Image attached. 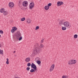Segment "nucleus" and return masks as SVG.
Segmentation results:
<instances>
[{
    "mask_svg": "<svg viewBox=\"0 0 78 78\" xmlns=\"http://www.w3.org/2000/svg\"><path fill=\"white\" fill-rule=\"evenodd\" d=\"M40 51H41V49L39 48V44H36L33 53L35 55H37V53H39L40 52Z\"/></svg>",
    "mask_w": 78,
    "mask_h": 78,
    "instance_id": "obj_1",
    "label": "nucleus"
},
{
    "mask_svg": "<svg viewBox=\"0 0 78 78\" xmlns=\"http://www.w3.org/2000/svg\"><path fill=\"white\" fill-rule=\"evenodd\" d=\"M17 33V34H15L13 36L14 39H19L20 37L21 36V33H20V32L18 31Z\"/></svg>",
    "mask_w": 78,
    "mask_h": 78,
    "instance_id": "obj_2",
    "label": "nucleus"
},
{
    "mask_svg": "<svg viewBox=\"0 0 78 78\" xmlns=\"http://www.w3.org/2000/svg\"><path fill=\"white\" fill-rule=\"evenodd\" d=\"M31 68H33L34 70V72H35V71L37 70V67L36 65L34 64L33 63H32L31 65Z\"/></svg>",
    "mask_w": 78,
    "mask_h": 78,
    "instance_id": "obj_3",
    "label": "nucleus"
},
{
    "mask_svg": "<svg viewBox=\"0 0 78 78\" xmlns=\"http://www.w3.org/2000/svg\"><path fill=\"white\" fill-rule=\"evenodd\" d=\"M63 25L64 27L67 28L69 27V26H70V23H69L68 21H66L64 22Z\"/></svg>",
    "mask_w": 78,
    "mask_h": 78,
    "instance_id": "obj_4",
    "label": "nucleus"
},
{
    "mask_svg": "<svg viewBox=\"0 0 78 78\" xmlns=\"http://www.w3.org/2000/svg\"><path fill=\"white\" fill-rule=\"evenodd\" d=\"M34 7V3L33 2H31L30 3L29 9H32Z\"/></svg>",
    "mask_w": 78,
    "mask_h": 78,
    "instance_id": "obj_5",
    "label": "nucleus"
},
{
    "mask_svg": "<svg viewBox=\"0 0 78 78\" xmlns=\"http://www.w3.org/2000/svg\"><path fill=\"white\" fill-rule=\"evenodd\" d=\"M22 5L24 7H26L28 6V2L27 1H24L23 2Z\"/></svg>",
    "mask_w": 78,
    "mask_h": 78,
    "instance_id": "obj_6",
    "label": "nucleus"
},
{
    "mask_svg": "<svg viewBox=\"0 0 78 78\" xmlns=\"http://www.w3.org/2000/svg\"><path fill=\"white\" fill-rule=\"evenodd\" d=\"M9 6L10 8H12L14 6V4L12 2H10L9 4Z\"/></svg>",
    "mask_w": 78,
    "mask_h": 78,
    "instance_id": "obj_7",
    "label": "nucleus"
},
{
    "mask_svg": "<svg viewBox=\"0 0 78 78\" xmlns=\"http://www.w3.org/2000/svg\"><path fill=\"white\" fill-rule=\"evenodd\" d=\"M55 68V64H53L52 66H51V68L50 69V72H52L53 70Z\"/></svg>",
    "mask_w": 78,
    "mask_h": 78,
    "instance_id": "obj_8",
    "label": "nucleus"
},
{
    "mask_svg": "<svg viewBox=\"0 0 78 78\" xmlns=\"http://www.w3.org/2000/svg\"><path fill=\"white\" fill-rule=\"evenodd\" d=\"M39 58H35V60H36V61L37 60V64H41V61H39Z\"/></svg>",
    "mask_w": 78,
    "mask_h": 78,
    "instance_id": "obj_9",
    "label": "nucleus"
},
{
    "mask_svg": "<svg viewBox=\"0 0 78 78\" xmlns=\"http://www.w3.org/2000/svg\"><path fill=\"white\" fill-rule=\"evenodd\" d=\"M64 20H61L59 22V24L60 25H64Z\"/></svg>",
    "mask_w": 78,
    "mask_h": 78,
    "instance_id": "obj_10",
    "label": "nucleus"
},
{
    "mask_svg": "<svg viewBox=\"0 0 78 78\" xmlns=\"http://www.w3.org/2000/svg\"><path fill=\"white\" fill-rule=\"evenodd\" d=\"M25 61H26V62H30V58L29 57L26 58L25 60Z\"/></svg>",
    "mask_w": 78,
    "mask_h": 78,
    "instance_id": "obj_11",
    "label": "nucleus"
},
{
    "mask_svg": "<svg viewBox=\"0 0 78 78\" xmlns=\"http://www.w3.org/2000/svg\"><path fill=\"white\" fill-rule=\"evenodd\" d=\"M64 4V2L62 1L59 2V6H61V5H63Z\"/></svg>",
    "mask_w": 78,
    "mask_h": 78,
    "instance_id": "obj_12",
    "label": "nucleus"
},
{
    "mask_svg": "<svg viewBox=\"0 0 78 78\" xmlns=\"http://www.w3.org/2000/svg\"><path fill=\"white\" fill-rule=\"evenodd\" d=\"M73 64V60L69 61L68 62V64H69V65H71Z\"/></svg>",
    "mask_w": 78,
    "mask_h": 78,
    "instance_id": "obj_13",
    "label": "nucleus"
},
{
    "mask_svg": "<svg viewBox=\"0 0 78 78\" xmlns=\"http://www.w3.org/2000/svg\"><path fill=\"white\" fill-rule=\"evenodd\" d=\"M5 11V9L3 8H2L0 10V12H1V13H3L4 12V11Z\"/></svg>",
    "mask_w": 78,
    "mask_h": 78,
    "instance_id": "obj_14",
    "label": "nucleus"
},
{
    "mask_svg": "<svg viewBox=\"0 0 78 78\" xmlns=\"http://www.w3.org/2000/svg\"><path fill=\"white\" fill-rule=\"evenodd\" d=\"M3 14H4V16H7L8 14L7 12L6 11H5L4 12H3Z\"/></svg>",
    "mask_w": 78,
    "mask_h": 78,
    "instance_id": "obj_15",
    "label": "nucleus"
},
{
    "mask_svg": "<svg viewBox=\"0 0 78 78\" xmlns=\"http://www.w3.org/2000/svg\"><path fill=\"white\" fill-rule=\"evenodd\" d=\"M44 9L45 10H48V9H49V7L47 5L45 6L44 7Z\"/></svg>",
    "mask_w": 78,
    "mask_h": 78,
    "instance_id": "obj_16",
    "label": "nucleus"
},
{
    "mask_svg": "<svg viewBox=\"0 0 78 78\" xmlns=\"http://www.w3.org/2000/svg\"><path fill=\"white\" fill-rule=\"evenodd\" d=\"M62 29L63 31H64V30H66V27H62Z\"/></svg>",
    "mask_w": 78,
    "mask_h": 78,
    "instance_id": "obj_17",
    "label": "nucleus"
},
{
    "mask_svg": "<svg viewBox=\"0 0 78 78\" xmlns=\"http://www.w3.org/2000/svg\"><path fill=\"white\" fill-rule=\"evenodd\" d=\"M25 20V17L22 18L21 19V21H24Z\"/></svg>",
    "mask_w": 78,
    "mask_h": 78,
    "instance_id": "obj_18",
    "label": "nucleus"
},
{
    "mask_svg": "<svg viewBox=\"0 0 78 78\" xmlns=\"http://www.w3.org/2000/svg\"><path fill=\"white\" fill-rule=\"evenodd\" d=\"M30 72H31V73H33V72H34V70L33 69H32L30 70Z\"/></svg>",
    "mask_w": 78,
    "mask_h": 78,
    "instance_id": "obj_19",
    "label": "nucleus"
},
{
    "mask_svg": "<svg viewBox=\"0 0 78 78\" xmlns=\"http://www.w3.org/2000/svg\"><path fill=\"white\" fill-rule=\"evenodd\" d=\"M27 23H31V20H28V21H27Z\"/></svg>",
    "mask_w": 78,
    "mask_h": 78,
    "instance_id": "obj_20",
    "label": "nucleus"
},
{
    "mask_svg": "<svg viewBox=\"0 0 78 78\" xmlns=\"http://www.w3.org/2000/svg\"><path fill=\"white\" fill-rule=\"evenodd\" d=\"M74 37L75 38H77L78 37V35L77 34H75L74 36Z\"/></svg>",
    "mask_w": 78,
    "mask_h": 78,
    "instance_id": "obj_21",
    "label": "nucleus"
},
{
    "mask_svg": "<svg viewBox=\"0 0 78 78\" xmlns=\"http://www.w3.org/2000/svg\"><path fill=\"white\" fill-rule=\"evenodd\" d=\"M62 78H68V76H62Z\"/></svg>",
    "mask_w": 78,
    "mask_h": 78,
    "instance_id": "obj_22",
    "label": "nucleus"
},
{
    "mask_svg": "<svg viewBox=\"0 0 78 78\" xmlns=\"http://www.w3.org/2000/svg\"><path fill=\"white\" fill-rule=\"evenodd\" d=\"M3 50H1L0 49V54H1V55H3Z\"/></svg>",
    "mask_w": 78,
    "mask_h": 78,
    "instance_id": "obj_23",
    "label": "nucleus"
},
{
    "mask_svg": "<svg viewBox=\"0 0 78 78\" xmlns=\"http://www.w3.org/2000/svg\"><path fill=\"white\" fill-rule=\"evenodd\" d=\"M27 66L28 67H30V66H31V63H30V62L28 63L27 64Z\"/></svg>",
    "mask_w": 78,
    "mask_h": 78,
    "instance_id": "obj_24",
    "label": "nucleus"
},
{
    "mask_svg": "<svg viewBox=\"0 0 78 78\" xmlns=\"http://www.w3.org/2000/svg\"><path fill=\"white\" fill-rule=\"evenodd\" d=\"M39 26H37L36 27V28L35 29V30H38V29H39Z\"/></svg>",
    "mask_w": 78,
    "mask_h": 78,
    "instance_id": "obj_25",
    "label": "nucleus"
},
{
    "mask_svg": "<svg viewBox=\"0 0 78 78\" xmlns=\"http://www.w3.org/2000/svg\"><path fill=\"white\" fill-rule=\"evenodd\" d=\"M12 29H13L15 31L17 30V28L16 27H13Z\"/></svg>",
    "mask_w": 78,
    "mask_h": 78,
    "instance_id": "obj_26",
    "label": "nucleus"
},
{
    "mask_svg": "<svg viewBox=\"0 0 78 78\" xmlns=\"http://www.w3.org/2000/svg\"><path fill=\"white\" fill-rule=\"evenodd\" d=\"M39 47L40 48H43L44 47V45H43V44H41Z\"/></svg>",
    "mask_w": 78,
    "mask_h": 78,
    "instance_id": "obj_27",
    "label": "nucleus"
},
{
    "mask_svg": "<svg viewBox=\"0 0 78 78\" xmlns=\"http://www.w3.org/2000/svg\"><path fill=\"white\" fill-rule=\"evenodd\" d=\"M48 7H50L51 6V3H49L48 4Z\"/></svg>",
    "mask_w": 78,
    "mask_h": 78,
    "instance_id": "obj_28",
    "label": "nucleus"
},
{
    "mask_svg": "<svg viewBox=\"0 0 78 78\" xmlns=\"http://www.w3.org/2000/svg\"><path fill=\"white\" fill-rule=\"evenodd\" d=\"M21 39H22V37L21 36L20 37H19V38H18V40L19 41H21Z\"/></svg>",
    "mask_w": 78,
    "mask_h": 78,
    "instance_id": "obj_29",
    "label": "nucleus"
},
{
    "mask_svg": "<svg viewBox=\"0 0 78 78\" xmlns=\"http://www.w3.org/2000/svg\"><path fill=\"white\" fill-rule=\"evenodd\" d=\"M73 64H75L76 62V61L74 60H73Z\"/></svg>",
    "mask_w": 78,
    "mask_h": 78,
    "instance_id": "obj_30",
    "label": "nucleus"
},
{
    "mask_svg": "<svg viewBox=\"0 0 78 78\" xmlns=\"http://www.w3.org/2000/svg\"><path fill=\"white\" fill-rule=\"evenodd\" d=\"M3 30H0V34H3Z\"/></svg>",
    "mask_w": 78,
    "mask_h": 78,
    "instance_id": "obj_31",
    "label": "nucleus"
},
{
    "mask_svg": "<svg viewBox=\"0 0 78 78\" xmlns=\"http://www.w3.org/2000/svg\"><path fill=\"white\" fill-rule=\"evenodd\" d=\"M30 69V68L29 67H27L26 69V70H27V71H28V70H29Z\"/></svg>",
    "mask_w": 78,
    "mask_h": 78,
    "instance_id": "obj_32",
    "label": "nucleus"
},
{
    "mask_svg": "<svg viewBox=\"0 0 78 78\" xmlns=\"http://www.w3.org/2000/svg\"><path fill=\"white\" fill-rule=\"evenodd\" d=\"M14 31H15V30H14L13 29H12L11 30V32L12 33H14Z\"/></svg>",
    "mask_w": 78,
    "mask_h": 78,
    "instance_id": "obj_33",
    "label": "nucleus"
},
{
    "mask_svg": "<svg viewBox=\"0 0 78 78\" xmlns=\"http://www.w3.org/2000/svg\"><path fill=\"white\" fill-rule=\"evenodd\" d=\"M6 64H9V61H6Z\"/></svg>",
    "mask_w": 78,
    "mask_h": 78,
    "instance_id": "obj_34",
    "label": "nucleus"
},
{
    "mask_svg": "<svg viewBox=\"0 0 78 78\" xmlns=\"http://www.w3.org/2000/svg\"><path fill=\"white\" fill-rule=\"evenodd\" d=\"M22 1H21V0H20L19 2V3H20V4H21V3H22Z\"/></svg>",
    "mask_w": 78,
    "mask_h": 78,
    "instance_id": "obj_35",
    "label": "nucleus"
},
{
    "mask_svg": "<svg viewBox=\"0 0 78 78\" xmlns=\"http://www.w3.org/2000/svg\"><path fill=\"white\" fill-rule=\"evenodd\" d=\"M57 6H59V2H57Z\"/></svg>",
    "mask_w": 78,
    "mask_h": 78,
    "instance_id": "obj_36",
    "label": "nucleus"
},
{
    "mask_svg": "<svg viewBox=\"0 0 78 78\" xmlns=\"http://www.w3.org/2000/svg\"><path fill=\"white\" fill-rule=\"evenodd\" d=\"M6 60H7V61H9V59H8V58H7L6 59Z\"/></svg>",
    "mask_w": 78,
    "mask_h": 78,
    "instance_id": "obj_37",
    "label": "nucleus"
},
{
    "mask_svg": "<svg viewBox=\"0 0 78 78\" xmlns=\"http://www.w3.org/2000/svg\"><path fill=\"white\" fill-rule=\"evenodd\" d=\"M2 46V44H1L0 43V47H1Z\"/></svg>",
    "mask_w": 78,
    "mask_h": 78,
    "instance_id": "obj_38",
    "label": "nucleus"
},
{
    "mask_svg": "<svg viewBox=\"0 0 78 78\" xmlns=\"http://www.w3.org/2000/svg\"><path fill=\"white\" fill-rule=\"evenodd\" d=\"M42 42H44V40H41Z\"/></svg>",
    "mask_w": 78,
    "mask_h": 78,
    "instance_id": "obj_39",
    "label": "nucleus"
},
{
    "mask_svg": "<svg viewBox=\"0 0 78 78\" xmlns=\"http://www.w3.org/2000/svg\"><path fill=\"white\" fill-rule=\"evenodd\" d=\"M13 53H16V51H14V52H13Z\"/></svg>",
    "mask_w": 78,
    "mask_h": 78,
    "instance_id": "obj_40",
    "label": "nucleus"
},
{
    "mask_svg": "<svg viewBox=\"0 0 78 78\" xmlns=\"http://www.w3.org/2000/svg\"><path fill=\"white\" fill-rule=\"evenodd\" d=\"M0 37H1V35L0 34Z\"/></svg>",
    "mask_w": 78,
    "mask_h": 78,
    "instance_id": "obj_41",
    "label": "nucleus"
}]
</instances>
